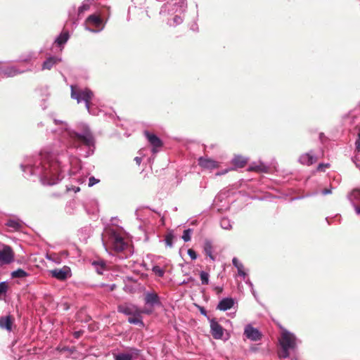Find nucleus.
<instances>
[{
  "instance_id": "f257e3e1",
  "label": "nucleus",
  "mask_w": 360,
  "mask_h": 360,
  "mask_svg": "<svg viewBox=\"0 0 360 360\" xmlns=\"http://www.w3.org/2000/svg\"><path fill=\"white\" fill-rule=\"evenodd\" d=\"M53 122L60 127L53 131L56 138L53 143L39 153L27 158L20 165L26 178L37 176L47 186L59 183L66 172L70 176L75 174L70 165L77 158L72 150L84 158L93 155L95 150V139L89 127L77 132L69 129L63 121L54 119Z\"/></svg>"
},
{
  "instance_id": "f03ea898",
  "label": "nucleus",
  "mask_w": 360,
  "mask_h": 360,
  "mask_svg": "<svg viewBox=\"0 0 360 360\" xmlns=\"http://www.w3.org/2000/svg\"><path fill=\"white\" fill-rule=\"evenodd\" d=\"M297 342L298 340L293 333L285 329L283 330L281 337L279 340V343L282 349L279 356L283 359L289 357L290 351L295 350Z\"/></svg>"
},
{
  "instance_id": "7ed1b4c3",
  "label": "nucleus",
  "mask_w": 360,
  "mask_h": 360,
  "mask_svg": "<svg viewBox=\"0 0 360 360\" xmlns=\"http://www.w3.org/2000/svg\"><path fill=\"white\" fill-rule=\"evenodd\" d=\"M186 9V0H169L162 6L160 15L162 16H172L174 14L185 13Z\"/></svg>"
},
{
  "instance_id": "20e7f679",
  "label": "nucleus",
  "mask_w": 360,
  "mask_h": 360,
  "mask_svg": "<svg viewBox=\"0 0 360 360\" xmlns=\"http://www.w3.org/2000/svg\"><path fill=\"white\" fill-rule=\"evenodd\" d=\"M71 98L76 100L78 103L84 102L85 107L90 112V102L94 97L93 91L88 88H77L75 86H71Z\"/></svg>"
},
{
  "instance_id": "39448f33",
  "label": "nucleus",
  "mask_w": 360,
  "mask_h": 360,
  "mask_svg": "<svg viewBox=\"0 0 360 360\" xmlns=\"http://www.w3.org/2000/svg\"><path fill=\"white\" fill-rule=\"evenodd\" d=\"M105 22L99 15L92 14L86 19L85 30L92 33H98L105 28Z\"/></svg>"
},
{
  "instance_id": "423d86ee",
  "label": "nucleus",
  "mask_w": 360,
  "mask_h": 360,
  "mask_svg": "<svg viewBox=\"0 0 360 360\" xmlns=\"http://www.w3.org/2000/svg\"><path fill=\"white\" fill-rule=\"evenodd\" d=\"M110 242L113 249L117 252H122L124 250L126 244L123 238L115 231L110 232Z\"/></svg>"
},
{
  "instance_id": "0eeeda50",
  "label": "nucleus",
  "mask_w": 360,
  "mask_h": 360,
  "mask_svg": "<svg viewBox=\"0 0 360 360\" xmlns=\"http://www.w3.org/2000/svg\"><path fill=\"white\" fill-rule=\"evenodd\" d=\"M117 311L126 316L139 315L141 309L135 304L131 303H124L117 307Z\"/></svg>"
},
{
  "instance_id": "6e6552de",
  "label": "nucleus",
  "mask_w": 360,
  "mask_h": 360,
  "mask_svg": "<svg viewBox=\"0 0 360 360\" xmlns=\"http://www.w3.org/2000/svg\"><path fill=\"white\" fill-rule=\"evenodd\" d=\"M50 274L52 277L60 281H65L72 276L71 269L67 266H64L61 269H54L51 270Z\"/></svg>"
},
{
  "instance_id": "1a4fd4ad",
  "label": "nucleus",
  "mask_w": 360,
  "mask_h": 360,
  "mask_svg": "<svg viewBox=\"0 0 360 360\" xmlns=\"http://www.w3.org/2000/svg\"><path fill=\"white\" fill-rule=\"evenodd\" d=\"M210 333L213 338L217 340L221 339L224 335L223 327L216 321L215 319H210Z\"/></svg>"
},
{
  "instance_id": "9d476101",
  "label": "nucleus",
  "mask_w": 360,
  "mask_h": 360,
  "mask_svg": "<svg viewBox=\"0 0 360 360\" xmlns=\"http://www.w3.org/2000/svg\"><path fill=\"white\" fill-rule=\"evenodd\" d=\"M357 214H360V189H354L347 195Z\"/></svg>"
},
{
  "instance_id": "9b49d317",
  "label": "nucleus",
  "mask_w": 360,
  "mask_h": 360,
  "mask_svg": "<svg viewBox=\"0 0 360 360\" xmlns=\"http://www.w3.org/2000/svg\"><path fill=\"white\" fill-rule=\"evenodd\" d=\"M200 167L205 169H214L219 167V163L207 157H200L198 160Z\"/></svg>"
},
{
  "instance_id": "f8f14e48",
  "label": "nucleus",
  "mask_w": 360,
  "mask_h": 360,
  "mask_svg": "<svg viewBox=\"0 0 360 360\" xmlns=\"http://www.w3.org/2000/svg\"><path fill=\"white\" fill-rule=\"evenodd\" d=\"M244 335L247 338L252 341L259 340L262 338V333L257 328L252 327L251 325H248L245 328Z\"/></svg>"
},
{
  "instance_id": "ddd939ff",
  "label": "nucleus",
  "mask_w": 360,
  "mask_h": 360,
  "mask_svg": "<svg viewBox=\"0 0 360 360\" xmlns=\"http://www.w3.org/2000/svg\"><path fill=\"white\" fill-rule=\"evenodd\" d=\"M144 135L146 137L147 140L150 143V144L153 146L152 151L153 153H156V148H160L162 146V141L161 139L155 134H152L148 131H144Z\"/></svg>"
},
{
  "instance_id": "4468645a",
  "label": "nucleus",
  "mask_w": 360,
  "mask_h": 360,
  "mask_svg": "<svg viewBox=\"0 0 360 360\" xmlns=\"http://www.w3.org/2000/svg\"><path fill=\"white\" fill-rule=\"evenodd\" d=\"M145 304L152 307L161 304L160 297L155 292H147L144 297Z\"/></svg>"
},
{
  "instance_id": "2eb2a0df",
  "label": "nucleus",
  "mask_w": 360,
  "mask_h": 360,
  "mask_svg": "<svg viewBox=\"0 0 360 360\" xmlns=\"http://www.w3.org/2000/svg\"><path fill=\"white\" fill-rule=\"evenodd\" d=\"M24 72L25 70H21L15 66L0 67V76L2 77H14Z\"/></svg>"
},
{
  "instance_id": "dca6fc26",
  "label": "nucleus",
  "mask_w": 360,
  "mask_h": 360,
  "mask_svg": "<svg viewBox=\"0 0 360 360\" xmlns=\"http://www.w3.org/2000/svg\"><path fill=\"white\" fill-rule=\"evenodd\" d=\"M13 260V253L9 246H6L0 250V262L9 264Z\"/></svg>"
},
{
  "instance_id": "f3484780",
  "label": "nucleus",
  "mask_w": 360,
  "mask_h": 360,
  "mask_svg": "<svg viewBox=\"0 0 360 360\" xmlns=\"http://www.w3.org/2000/svg\"><path fill=\"white\" fill-rule=\"evenodd\" d=\"M94 3V0H84L82 5L78 8L77 9V18L75 19L73 17L72 20L73 23L75 24L77 21L82 18L83 13L85 11H87L89 10L91 6Z\"/></svg>"
},
{
  "instance_id": "a211bd4d",
  "label": "nucleus",
  "mask_w": 360,
  "mask_h": 360,
  "mask_svg": "<svg viewBox=\"0 0 360 360\" xmlns=\"http://www.w3.org/2000/svg\"><path fill=\"white\" fill-rule=\"evenodd\" d=\"M234 300L231 297H225L221 300L217 307V309L220 311H227L232 308L234 305Z\"/></svg>"
},
{
  "instance_id": "6ab92c4d",
  "label": "nucleus",
  "mask_w": 360,
  "mask_h": 360,
  "mask_svg": "<svg viewBox=\"0 0 360 360\" xmlns=\"http://www.w3.org/2000/svg\"><path fill=\"white\" fill-rule=\"evenodd\" d=\"M167 17V24L170 27H176L183 22L184 13L174 14Z\"/></svg>"
},
{
  "instance_id": "aec40b11",
  "label": "nucleus",
  "mask_w": 360,
  "mask_h": 360,
  "mask_svg": "<svg viewBox=\"0 0 360 360\" xmlns=\"http://www.w3.org/2000/svg\"><path fill=\"white\" fill-rule=\"evenodd\" d=\"M61 61V58L54 56L48 57L42 63L41 70H51L55 65Z\"/></svg>"
},
{
  "instance_id": "412c9836",
  "label": "nucleus",
  "mask_w": 360,
  "mask_h": 360,
  "mask_svg": "<svg viewBox=\"0 0 360 360\" xmlns=\"http://www.w3.org/2000/svg\"><path fill=\"white\" fill-rule=\"evenodd\" d=\"M316 160V156L311 151L302 155L299 158L300 162L306 165H311L315 163Z\"/></svg>"
},
{
  "instance_id": "4be33fe9",
  "label": "nucleus",
  "mask_w": 360,
  "mask_h": 360,
  "mask_svg": "<svg viewBox=\"0 0 360 360\" xmlns=\"http://www.w3.org/2000/svg\"><path fill=\"white\" fill-rule=\"evenodd\" d=\"M0 328L8 331L12 330V320L10 315L0 317Z\"/></svg>"
},
{
  "instance_id": "5701e85b",
  "label": "nucleus",
  "mask_w": 360,
  "mask_h": 360,
  "mask_svg": "<svg viewBox=\"0 0 360 360\" xmlns=\"http://www.w3.org/2000/svg\"><path fill=\"white\" fill-rule=\"evenodd\" d=\"M70 38V34L68 31L61 32L54 40V43L59 47H63Z\"/></svg>"
},
{
  "instance_id": "b1692460",
  "label": "nucleus",
  "mask_w": 360,
  "mask_h": 360,
  "mask_svg": "<svg viewBox=\"0 0 360 360\" xmlns=\"http://www.w3.org/2000/svg\"><path fill=\"white\" fill-rule=\"evenodd\" d=\"M79 204L74 200H70L69 202H67L66 205H65V212L68 214H75L76 212H77V208L79 207Z\"/></svg>"
},
{
  "instance_id": "393cba45",
  "label": "nucleus",
  "mask_w": 360,
  "mask_h": 360,
  "mask_svg": "<svg viewBox=\"0 0 360 360\" xmlns=\"http://www.w3.org/2000/svg\"><path fill=\"white\" fill-rule=\"evenodd\" d=\"M232 264L237 269L238 275L242 276L243 280H245L247 274L243 270V264L236 257L233 258Z\"/></svg>"
},
{
  "instance_id": "a878e982",
  "label": "nucleus",
  "mask_w": 360,
  "mask_h": 360,
  "mask_svg": "<svg viewBox=\"0 0 360 360\" xmlns=\"http://www.w3.org/2000/svg\"><path fill=\"white\" fill-rule=\"evenodd\" d=\"M248 159L242 155H236L233 160V165L237 168H243L247 163Z\"/></svg>"
},
{
  "instance_id": "bb28decb",
  "label": "nucleus",
  "mask_w": 360,
  "mask_h": 360,
  "mask_svg": "<svg viewBox=\"0 0 360 360\" xmlns=\"http://www.w3.org/2000/svg\"><path fill=\"white\" fill-rule=\"evenodd\" d=\"M128 322L131 324L139 325L140 326H143L144 323L142 321V316H141V313L139 315H132L128 318Z\"/></svg>"
},
{
  "instance_id": "cd10ccee",
  "label": "nucleus",
  "mask_w": 360,
  "mask_h": 360,
  "mask_svg": "<svg viewBox=\"0 0 360 360\" xmlns=\"http://www.w3.org/2000/svg\"><path fill=\"white\" fill-rule=\"evenodd\" d=\"M204 252L205 255L209 257L212 260H214V257L212 255V245L211 241L206 240L204 243L203 247Z\"/></svg>"
},
{
  "instance_id": "c85d7f7f",
  "label": "nucleus",
  "mask_w": 360,
  "mask_h": 360,
  "mask_svg": "<svg viewBox=\"0 0 360 360\" xmlns=\"http://www.w3.org/2000/svg\"><path fill=\"white\" fill-rule=\"evenodd\" d=\"M6 225L13 231H18L22 227L20 221L12 219H8L6 221Z\"/></svg>"
},
{
  "instance_id": "c756f323",
  "label": "nucleus",
  "mask_w": 360,
  "mask_h": 360,
  "mask_svg": "<svg viewBox=\"0 0 360 360\" xmlns=\"http://www.w3.org/2000/svg\"><path fill=\"white\" fill-rule=\"evenodd\" d=\"M96 271L98 274H103L105 269V264L103 261H94L92 262Z\"/></svg>"
},
{
  "instance_id": "7c9ffc66",
  "label": "nucleus",
  "mask_w": 360,
  "mask_h": 360,
  "mask_svg": "<svg viewBox=\"0 0 360 360\" xmlns=\"http://www.w3.org/2000/svg\"><path fill=\"white\" fill-rule=\"evenodd\" d=\"M141 351L135 347H129L128 348L127 352H126L130 357L131 360L134 359H137L140 356Z\"/></svg>"
},
{
  "instance_id": "2f4dec72",
  "label": "nucleus",
  "mask_w": 360,
  "mask_h": 360,
  "mask_svg": "<svg viewBox=\"0 0 360 360\" xmlns=\"http://www.w3.org/2000/svg\"><path fill=\"white\" fill-rule=\"evenodd\" d=\"M220 226L223 229L230 230L232 229L231 220L227 217H222L220 220Z\"/></svg>"
},
{
  "instance_id": "473e14b6",
  "label": "nucleus",
  "mask_w": 360,
  "mask_h": 360,
  "mask_svg": "<svg viewBox=\"0 0 360 360\" xmlns=\"http://www.w3.org/2000/svg\"><path fill=\"white\" fill-rule=\"evenodd\" d=\"M28 276V274L22 269H18L15 271H13L11 273L12 278H24Z\"/></svg>"
},
{
  "instance_id": "72a5a7b5",
  "label": "nucleus",
  "mask_w": 360,
  "mask_h": 360,
  "mask_svg": "<svg viewBox=\"0 0 360 360\" xmlns=\"http://www.w3.org/2000/svg\"><path fill=\"white\" fill-rule=\"evenodd\" d=\"M114 360H131V357L126 352L113 354Z\"/></svg>"
},
{
  "instance_id": "f704fd0d",
  "label": "nucleus",
  "mask_w": 360,
  "mask_h": 360,
  "mask_svg": "<svg viewBox=\"0 0 360 360\" xmlns=\"http://www.w3.org/2000/svg\"><path fill=\"white\" fill-rule=\"evenodd\" d=\"M200 277L202 285H207L209 283L210 275L207 272L201 271L200 272Z\"/></svg>"
},
{
  "instance_id": "c9c22d12",
  "label": "nucleus",
  "mask_w": 360,
  "mask_h": 360,
  "mask_svg": "<svg viewBox=\"0 0 360 360\" xmlns=\"http://www.w3.org/2000/svg\"><path fill=\"white\" fill-rule=\"evenodd\" d=\"M192 233L193 229H187L184 231L182 239L184 242H188L191 240Z\"/></svg>"
},
{
  "instance_id": "e433bc0d",
  "label": "nucleus",
  "mask_w": 360,
  "mask_h": 360,
  "mask_svg": "<svg viewBox=\"0 0 360 360\" xmlns=\"http://www.w3.org/2000/svg\"><path fill=\"white\" fill-rule=\"evenodd\" d=\"M248 171H259V172H266V168L264 165H259L256 164H252L248 168Z\"/></svg>"
},
{
  "instance_id": "4c0bfd02",
  "label": "nucleus",
  "mask_w": 360,
  "mask_h": 360,
  "mask_svg": "<svg viewBox=\"0 0 360 360\" xmlns=\"http://www.w3.org/2000/svg\"><path fill=\"white\" fill-rule=\"evenodd\" d=\"M152 271L159 277H163L165 274V271L160 267L159 266H153L152 268Z\"/></svg>"
},
{
  "instance_id": "58836bf2",
  "label": "nucleus",
  "mask_w": 360,
  "mask_h": 360,
  "mask_svg": "<svg viewBox=\"0 0 360 360\" xmlns=\"http://www.w3.org/2000/svg\"><path fill=\"white\" fill-rule=\"evenodd\" d=\"M173 238L174 236L172 233H169L168 234L166 235L165 241L167 246L169 248H172L173 246Z\"/></svg>"
},
{
  "instance_id": "ea45409f",
  "label": "nucleus",
  "mask_w": 360,
  "mask_h": 360,
  "mask_svg": "<svg viewBox=\"0 0 360 360\" xmlns=\"http://www.w3.org/2000/svg\"><path fill=\"white\" fill-rule=\"evenodd\" d=\"M8 288V286L6 281L0 282V297L6 293Z\"/></svg>"
},
{
  "instance_id": "a19ab883",
  "label": "nucleus",
  "mask_w": 360,
  "mask_h": 360,
  "mask_svg": "<svg viewBox=\"0 0 360 360\" xmlns=\"http://www.w3.org/2000/svg\"><path fill=\"white\" fill-rule=\"evenodd\" d=\"M357 139L355 141V150L358 153L360 152V130L357 129Z\"/></svg>"
},
{
  "instance_id": "79ce46f5",
  "label": "nucleus",
  "mask_w": 360,
  "mask_h": 360,
  "mask_svg": "<svg viewBox=\"0 0 360 360\" xmlns=\"http://www.w3.org/2000/svg\"><path fill=\"white\" fill-rule=\"evenodd\" d=\"M99 182V179H96L94 176H91L89 179L88 186L91 187Z\"/></svg>"
},
{
  "instance_id": "37998d69",
  "label": "nucleus",
  "mask_w": 360,
  "mask_h": 360,
  "mask_svg": "<svg viewBox=\"0 0 360 360\" xmlns=\"http://www.w3.org/2000/svg\"><path fill=\"white\" fill-rule=\"evenodd\" d=\"M187 253H188V255H189V257H191V259H193V260L196 259L197 254H196V252L193 250L188 249V251H187Z\"/></svg>"
},
{
  "instance_id": "c03bdc74",
  "label": "nucleus",
  "mask_w": 360,
  "mask_h": 360,
  "mask_svg": "<svg viewBox=\"0 0 360 360\" xmlns=\"http://www.w3.org/2000/svg\"><path fill=\"white\" fill-rule=\"evenodd\" d=\"M328 167H329V164L320 163L318 165L317 169L319 171H324V169Z\"/></svg>"
},
{
  "instance_id": "a18cd8bd",
  "label": "nucleus",
  "mask_w": 360,
  "mask_h": 360,
  "mask_svg": "<svg viewBox=\"0 0 360 360\" xmlns=\"http://www.w3.org/2000/svg\"><path fill=\"white\" fill-rule=\"evenodd\" d=\"M101 286H106L108 288V290L109 291H113L115 288H116V285L115 283H112V284H101Z\"/></svg>"
},
{
  "instance_id": "49530a36",
  "label": "nucleus",
  "mask_w": 360,
  "mask_h": 360,
  "mask_svg": "<svg viewBox=\"0 0 360 360\" xmlns=\"http://www.w3.org/2000/svg\"><path fill=\"white\" fill-rule=\"evenodd\" d=\"M200 314L205 316H206L208 320L210 321V317L207 316V311L205 310V309L202 307H200Z\"/></svg>"
},
{
  "instance_id": "de8ad7c7",
  "label": "nucleus",
  "mask_w": 360,
  "mask_h": 360,
  "mask_svg": "<svg viewBox=\"0 0 360 360\" xmlns=\"http://www.w3.org/2000/svg\"><path fill=\"white\" fill-rule=\"evenodd\" d=\"M245 283H246V284H248L250 286L252 294L255 295V290H254V286H253L252 283L249 279L245 281Z\"/></svg>"
},
{
  "instance_id": "09e8293b",
  "label": "nucleus",
  "mask_w": 360,
  "mask_h": 360,
  "mask_svg": "<svg viewBox=\"0 0 360 360\" xmlns=\"http://www.w3.org/2000/svg\"><path fill=\"white\" fill-rule=\"evenodd\" d=\"M214 290L216 291L217 295H219L223 292V287L222 286H216V287H214Z\"/></svg>"
},
{
  "instance_id": "8fccbe9b",
  "label": "nucleus",
  "mask_w": 360,
  "mask_h": 360,
  "mask_svg": "<svg viewBox=\"0 0 360 360\" xmlns=\"http://www.w3.org/2000/svg\"><path fill=\"white\" fill-rule=\"evenodd\" d=\"M332 193V188H326V189H323L322 191V194L323 195H328V194H330Z\"/></svg>"
},
{
  "instance_id": "3c124183",
  "label": "nucleus",
  "mask_w": 360,
  "mask_h": 360,
  "mask_svg": "<svg viewBox=\"0 0 360 360\" xmlns=\"http://www.w3.org/2000/svg\"><path fill=\"white\" fill-rule=\"evenodd\" d=\"M83 332L82 330H78V331H75L74 333H73V336L75 338H80V336L82 335Z\"/></svg>"
},
{
  "instance_id": "603ef678",
  "label": "nucleus",
  "mask_w": 360,
  "mask_h": 360,
  "mask_svg": "<svg viewBox=\"0 0 360 360\" xmlns=\"http://www.w3.org/2000/svg\"><path fill=\"white\" fill-rule=\"evenodd\" d=\"M153 310L152 309H141V315L142 314H150L152 313Z\"/></svg>"
},
{
  "instance_id": "864d4df0",
  "label": "nucleus",
  "mask_w": 360,
  "mask_h": 360,
  "mask_svg": "<svg viewBox=\"0 0 360 360\" xmlns=\"http://www.w3.org/2000/svg\"><path fill=\"white\" fill-rule=\"evenodd\" d=\"M67 190H68V191H71V190H72V191H75V193H77V192H78V191H80V188H79V187H72V188H69V187L67 186Z\"/></svg>"
},
{
  "instance_id": "5fc2aeb1",
  "label": "nucleus",
  "mask_w": 360,
  "mask_h": 360,
  "mask_svg": "<svg viewBox=\"0 0 360 360\" xmlns=\"http://www.w3.org/2000/svg\"><path fill=\"white\" fill-rule=\"evenodd\" d=\"M191 30H192L193 31H198V25L195 22L193 23L191 26Z\"/></svg>"
},
{
  "instance_id": "6e6d98bb",
  "label": "nucleus",
  "mask_w": 360,
  "mask_h": 360,
  "mask_svg": "<svg viewBox=\"0 0 360 360\" xmlns=\"http://www.w3.org/2000/svg\"><path fill=\"white\" fill-rule=\"evenodd\" d=\"M228 172V169H225L224 171H221V172H219L216 174L217 176H221V175H223V174H225Z\"/></svg>"
},
{
  "instance_id": "4d7b16f0",
  "label": "nucleus",
  "mask_w": 360,
  "mask_h": 360,
  "mask_svg": "<svg viewBox=\"0 0 360 360\" xmlns=\"http://www.w3.org/2000/svg\"><path fill=\"white\" fill-rule=\"evenodd\" d=\"M134 160L136 161V162L139 165L141 162V158L140 157H136L134 158Z\"/></svg>"
},
{
  "instance_id": "13d9d810",
  "label": "nucleus",
  "mask_w": 360,
  "mask_h": 360,
  "mask_svg": "<svg viewBox=\"0 0 360 360\" xmlns=\"http://www.w3.org/2000/svg\"><path fill=\"white\" fill-rule=\"evenodd\" d=\"M187 281H188V282L190 281H195V279L193 278V277H189Z\"/></svg>"
},
{
  "instance_id": "bf43d9fd",
  "label": "nucleus",
  "mask_w": 360,
  "mask_h": 360,
  "mask_svg": "<svg viewBox=\"0 0 360 360\" xmlns=\"http://www.w3.org/2000/svg\"><path fill=\"white\" fill-rule=\"evenodd\" d=\"M188 283V281H186V280H184V281L181 283V284H186V283Z\"/></svg>"
},
{
  "instance_id": "052dcab7",
  "label": "nucleus",
  "mask_w": 360,
  "mask_h": 360,
  "mask_svg": "<svg viewBox=\"0 0 360 360\" xmlns=\"http://www.w3.org/2000/svg\"><path fill=\"white\" fill-rule=\"evenodd\" d=\"M43 125H44V124H43V123H42L41 122H39V123H38V127H41V126H43Z\"/></svg>"
},
{
  "instance_id": "680f3d73",
  "label": "nucleus",
  "mask_w": 360,
  "mask_h": 360,
  "mask_svg": "<svg viewBox=\"0 0 360 360\" xmlns=\"http://www.w3.org/2000/svg\"><path fill=\"white\" fill-rule=\"evenodd\" d=\"M79 181H80V183H81V184L84 183V179H79Z\"/></svg>"
},
{
  "instance_id": "e2e57ef3",
  "label": "nucleus",
  "mask_w": 360,
  "mask_h": 360,
  "mask_svg": "<svg viewBox=\"0 0 360 360\" xmlns=\"http://www.w3.org/2000/svg\"><path fill=\"white\" fill-rule=\"evenodd\" d=\"M71 15H72V14H71V11H69V16H70V18H72V16H71Z\"/></svg>"
},
{
  "instance_id": "0e129e2a",
  "label": "nucleus",
  "mask_w": 360,
  "mask_h": 360,
  "mask_svg": "<svg viewBox=\"0 0 360 360\" xmlns=\"http://www.w3.org/2000/svg\"><path fill=\"white\" fill-rule=\"evenodd\" d=\"M75 11V6H73L72 11Z\"/></svg>"
},
{
  "instance_id": "69168bd1",
  "label": "nucleus",
  "mask_w": 360,
  "mask_h": 360,
  "mask_svg": "<svg viewBox=\"0 0 360 360\" xmlns=\"http://www.w3.org/2000/svg\"><path fill=\"white\" fill-rule=\"evenodd\" d=\"M291 360H297V359H292H292H291Z\"/></svg>"
}]
</instances>
